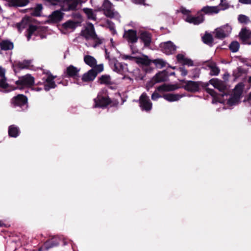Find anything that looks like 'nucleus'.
I'll return each mask as SVG.
<instances>
[{
  "label": "nucleus",
  "instance_id": "f257e3e1",
  "mask_svg": "<svg viewBox=\"0 0 251 251\" xmlns=\"http://www.w3.org/2000/svg\"><path fill=\"white\" fill-rule=\"evenodd\" d=\"M102 7L104 14L106 17L116 19L120 18L119 13L112 9V4L108 0H104Z\"/></svg>",
  "mask_w": 251,
  "mask_h": 251
},
{
  "label": "nucleus",
  "instance_id": "f03ea898",
  "mask_svg": "<svg viewBox=\"0 0 251 251\" xmlns=\"http://www.w3.org/2000/svg\"><path fill=\"white\" fill-rule=\"evenodd\" d=\"M120 57L123 59H128L134 61L139 64H142L146 66L149 65L152 62V61L149 59L148 57L146 55H143L141 57H138L125 54H121Z\"/></svg>",
  "mask_w": 251,
  "mask_h": 251
},
{
  "label": "nucleus",
  "instance_id": "7ed1b4c3",
  "mask_svg": "<svg viewBox=\"0 0 251 251\" xmlns=\"http://www.w3.org/2000/svg\"><path fill=\"white\" fill-rule=\"evenodd\" d=\"M34 78L29 75H26L19 78L16 82L17 88L22 89L24 87H30L34 83Z\"/></svg>",
  "mask_w": 251,
  "mask_h": 251
},
{
  "label": "nucleus",
  "instance_id": "20e7f679",
  "mask_svg": "<svg viewBox=\"0 0 251 251\" xmlns=\"http://www.w3.org/2000/svg\"><path fill=\"white\" fill-rule=\"evenodd\" d=\"M231 26L229 24H226L220 27L217 28L214 31V33L217 38L222 39L228 36L231 32Z\"/></svg>",
  "mask_w": 251,
  "mask_h": 251
},
{
  "label": "nucleus",
  "instance_id": "39448f33",
  "mask_svg": "<svg viewBox=\"0 0 251 251\" xmlns=\"http://www.w3.org/2000/svg\"><path fill=\"white\" fill-rule=\"evenodd\" d=\"M244 88V85L243 83H239L234 89L233 96L230 98L228 101L230 105L235 104L237 103L239 100L240 96L241 95Z\"/></svg>",
  "mask_w": 251,
  "mask_h": 251
},
{
  "label": "nucleus",
  "instance_id": "423d86ee",
  "mask_svg": "<svg viewBox=\"0 0 251 251\" xmlns=\"http://www.w3.org/2000/svg\"><path fill=\"white\" fill-rule=\"evenodd\" d=\"M167 79V75L165 72H161L156 74L150 81L148 82L146 85V88L149 90L155 83L165 81Z\"/></svg>",
  "mask_w": 251,
  "mask_h": 251
},
{
  "label": "nucleus",
  "instance_id": "0eeeda50",
  "mask_svg": "<svg viewBox=\"0 0 251 251\" xmlns=\"http://www.w3.org/2000/svg\"><path fill=\"white\" fill-rule=\"evenodd\" d=\"M82 34L87 39H92L94 41L97 40V37L94 31V27L92 24H87L86 28L82 32Z\"/></svg>",
  "mask_w": 251,
  "mask_h": 251
},
{
  "label": "nucleus",
  "instance_id": "6e6552de",
  "mask_svg": "<svg viewBox=\"0 0 251 251\" xmlns=\"http://www.w3.org/2000/svg\"><path fill=\"white\" fill-rule=\"evenodd\" d=\"M140 106L143 110L149 111L151 109L152 103L146 93H143L139 100Z\"/></svg>",
  "mask_w": 251,
  "mask_h": 251
},
{
  "label": "nucleus",
  "instance_id": "1a4fd4ad",
  "mask_svg": "<svg viewBox=\"0 0 251 251\" xmlns=\"http://www.w3.org/2000/svg\"><path fill=\"white\" fill-rule=\"evenodd\" d=\"M160 47L162 51L167 54L174 53L176 50V46L171 41L162 43Z\"/></svg>",
  "mask_w": 251,
  "mask_h": 251
},
{
  "label": "nucleus",
  "instance_id": "9d476101",
  "mask_svg": "<svg viewBox=\"0 0 251 251\" xmlns=\"http://www.w3.org/2000/svg\"><path fill=\"white\" fill-rule=\"evenodd\" d=\"M239 37L240 39L242 41L244 44L251 45V31L247 30L246 28L242 29L239 33Z\"/></svg>",
  "mask_w": 251,
  "mask_h": 251
},
{
  "label": "nucleus",
  "instance_id": "9b49d317",
  "mask_svg": "<svg viewBox=\"0 0 251 251\" xmlns=\"http://www.w3.org/2000/svg\"><path fill=\"white\" fill-rule=\"evenodd\" d=\"M63 17V14L59 10H56L49 16L48 22L49 23H56L59 22Z\"/></svg>",
  "mask_w": 251,
  "mask_h": 251
},
{
  "label": "nucleus",
  "instance_id": "f8f14e48",
  "mask_svg": "<svg viewBox=\"0 0 251 251\" xmlns=\"http://www.w3.org/2000/svg\"><path fill=\"white\" fill-rule=\"evenodd\" d=\"M95 107H104L110 103V100L106 96L98 95V97L95 100Z\"/></svg>",
  "mask_w": 251,
  "mask_h": 251
},
{
  "label": "nucleus",
  "instance_id": "ddd939ff",
  "mask_svg": "<svg viewBox=\"0 0 251 251\" xmlns=\"http://www.w3.org/2000/svg\"><path fill=\"white\" fill-rule=\"evenodd\" d=\"M124 37L130 43H135L138 40L137 33L136 31L133 30H128L125 31Z\"/></svg>",
  "mask_w": 251,
  "mask_h": 251
},
{
  "label": "nucleus",
  "instance_id": "4468645a",
  "mask_svg": "<svg viewBox=\"0 0 251 251\" xmlns=\"http://www.w3.org/2000/svg\"><path fill=\"white\" fill-rule=\"evenodd\" d=\"M27 102V98L23 95H18L11 100V103L15 106H22Z\"/></svg>",
  "mask_w": 251,
  "mask_h": 251
},
{
  "label": "nucleus",
  "instance_id": "2eb2a0df",
  "mask_svg": "<svg viewBox=\"0 0 251 251\" xmlns=\"http://www.w3.org/2000/svg\"><path fill=\"white\" fill-rule=\"evenodd\" d=\"M77 23L72 21H68L61 26L62 32L66 33L68 31L73 30L77 26Z\"/></svg>",
  "mask_w": 251,
  "mask_h": 251
},
{
  "label": "nucleus",
  "instance_id": "dca6fc26",
  "mask_svg": "<svg viewBox=\"0 0 251 251\" xmlns=\"http://www.w3.org/2000/svg\"><path fill=\"white\" fill-rule=\"evenodd\" d=\"M97 75V73L93 69L88 71L87 73L84 74L81 77L83 82H89L93 81Z\"/></svg>",
  "mask_w": 251,
  "mask_h": 251
},
{
  "label": "nucleus",
  "instance_id": "f3484780",
  "mask_svg": "<svg viewBox=\"0 0 251 251\" xmlns=\"http://www.w3.org/2000/svg\"><path fill=\"white\" fill-rule=\"evenodd\" d=\"M185 20L190 24L199 25L203 21L204 18L202 15H200L198 17L188 15L186 17Z\"/></svg>",
  "mask_w": 251,
  "mask_h": 251
},
{
  "label": "nucleus",
  "instance_id": "a211bd4d",
  "mask_svg": "<svg viewBox=\"0 0 251 251\" xmlns=\"http://www.w3.org/2000/svg\"><path fill=\"white\" fill-rule=\"evenodd\" d=\"M55 76H52L50 74H48L47 77L46 78L45 81V89L46 90H49L51 88H53L55 87L56 85L53 81V79Z\"/></svg>",
  "mask_w": 251,
  "mask_h": 251
},
{
  "label": "nucleus",
  "instance_id": "6ab92c4d",
  "mask_svg": "<svg viewBox=\"0 0 251 251\" xmlns=\"http://www.w3.org/2000/svg\"><path fill=\"white\" fill-rule=\"evenodd\" d=\"M80 70V68H78L73 65H70L67 68L66 73L70 77H75L78 76Z\"/></svg>",
  "mask_w": 251,
  "mask_h": 251
},
{
  "label": "nucleus",
  "instance_id": "aec40b11",
  "mask_svg": "<svg viewBox=\"0 0 251 251\" xmlns=\"http://www.w3.org/2000/svg\"><path fill=\"white\" fill-rule=\"evenodd\" d=\"M220 11V9L219 8L218 6H206L205 7H203L201 9V11L203 12L205 14H208V15H212L214 14H217Z\"/></svg>",
  "mask_w": 251,
  "mask_h": 251
},
{
  "label": "nucleus",
  "instance_id": "412c9836",
  "mask_svg": "<svg viewBox=\"0 0 251 251\" xmlns=\"http://www.w3.org/2000/svg\"><path fill=\"white\" fill-rule=\"evenodd\" d=\"M209 82L214 87L217 88L220 91H223L226 88V85L224 83L218 79H212L210 80Z\"/></svg>",
  "mask_w": 251,
  "mask_h": 251
},
{
  "label": "nucleus",
  "instance_id": "4be33fe9",
  "mask_svg": "<svg viewBox=\"0 0 251 251\" xmlns=\"http://www.w3.org/2000/svg\"><path fill=\"white\" fill-rule=\"evenodd\" d=\"M140 39L144 43L145 47H148L151 43V35L147 32H143L140 35Z\"/></svg>",
  "mask_w": 251,
  "mask_h": 251
},
{
  "label": "nucleus",
  "instance_id": "5701e85b",
  "mask_svg": "<svg viewBox=\"0 0 251 251\" xmlns=\"http://www.w3.org/2000/svg\"><path fill=\"white\" fill-rule=\"evenodd\" d=\"M8 5L14 7L25 6L29 2L28 0H9Z\"/></svg>",
  "mask_w": 251,
  "mask_h": 251
},
{
  "label": "nucleus",
  "instance_id": "b1692460",
  "mask_svg": "<svg viewBox=\"0 0 251 251\" xmlns=\"http://www.w3.org/2000/svg\"><path fill=\"white\" fill-rule=\"evenodd\" d=\"M5 73V69L2 67H0V87L3 88H6L7 86Z\"/></svg>",
  "mask_w": 251,
  "mask_h": 251
},
{
  "label": "nucleus",
  "instance_id": "393cba45",
  "mask_svg": "<svg viewBox=\"0 0 251 251\" xmlns=\"http://www.w3.org/2000/svg\"><path fill=\"white\" fill-rule=\"evenodd\" d=\"M84 61L88 66L94 67L97 64L96 59L93 56L86 55L84 56Z\"/></svg>",
  "mask_w": 251,
  "mask_h": 251
},
{
  "label": "nucleus",
  "instance_id": "a878e982",
  "mask_svg": "<svg viewBox=\"0 0 251 251\" xmlns=\"http://www.w3.org/2000/svg\"><path fill=\"white\" fill-rule=\"evenodd\" d=\"M199 84L197 82L190 81L185 85V89L190 91H196L199 89Z\"/></svg>",
  "mask_w": 251,
  "mask_h": 251
},
{
  "label": "nucleus",
  "instance_id": "bb28decb",
  "mask_svg": "<svg viewBox=\"0 0 251 251\" xmlns=\"http://www.w3.org/2000/svg\"><path fill=\"white\" fill-rule=\"evenodd\" d=\"M182 97L181 95L174 94H168L164 95L163 98L169 101H175L179 100Z\"/></svg>",
  "mask_w": 251,
  "mask_h": 251
},
{
  "label": "nucleus",
  "instance_id": "cd10ccee",
  "mask_svg": "<svg viewBox=\"0 0 251 251\" xmlns=\"http://www.w3.org/2000/svg\"><path fill=\"white\" fill-rule=\"evenodd\" d=\"M0 47L3 50H9L13 48V44L9 41L4 40L0 43Z\"/></svg>",
  "mask_w": 251,
  "mask_h": 251
},
{
  "label": "nucleus",
  "instance_id": "c85d7f7f",
  "mask_svg": "<svg viewBox=\"0 0 251 251\" xmlns=\"http://www.w3.org/2000/svg\"><path fill=\"white\" fill-rule=\"evenodd\" d=\"M175 85L164 84L157 87V90L158 91H170L176 89Z\"/></svg>",
  "mask_w": 251,
  "mask_h": 251
},
{
  "label": "nucleus",
  "instance_id": "c756f323",
  "mask_svg": "<svg viewBox=\"0 0 251 251\" xmlns=\"http://www.w3.org/2000/svg\"><path fill=\"white\" fill-rule=\"evenodd\" d=\"M83 10L86 14L88 19L92 20H95L96 19L95 13L93 11L92 9L86 8H84Z\"/></svg>",
  "mask_w": 251,
  "mask_h": 251
},
{
  "label": "nucleus",
  "instance_id": "7c9ffc66",
  "mask_svg": "<svg viewBox=\"0 0 251 251\" xmlns=\"http://www.w3.org/2000/svg\"><path fill=\"white\" fill-rule=\"evenodd\" d=\"M9 136L16 137L19 134V129L17 127H15L13 126H11L9 128Z\"/></svg>",
  "mask_w": 251,
  "mask_h": 251
},
{
  "label": "nucleus",
  "instance_id": "2f4dec72",
  "mask_svg": "<svg viewBox=\"0 0 251 251\" xmlns=\"http://www.w3.org/2000/svg\"><path fill=\"white\" fill-rule=\"evenodd\" d=\"M113 70L114 71L117 72V73L122 74L124 71V67L121 64V63L118 61H116L114 64Z\"/></svg>",
  "mask_w": 251,
  "mask_h": 251
},
{
  "label": "nucleus",
  "instance_id": "473e14b6",
  "mask_svg": "<svg viewBox=\"0 0 251 251\" xmlns=\"http://www.w3.org/2000/svg\"><path fill=\"white\" fill-rule=\"evenodd\" d=\"M209 69L211 70L210 74L211 75H217L219 73V69L215 66L214 63H211L208 66Z\"/></svg>",
  "mask_w": 251,
  "mask_h": 251
},
{
  "label": "nucleus",
  "instance_id": "72a5a7b5",
  "mask_svg": "<svg viewBox=\"0 0 251 251\" xmlns=\"http://www.w3.org/2000/svg\"><path fill=\"white\" fill-rule=\"evenodd\" d=\"M100 82L101 84H109L111 83V78L109 75H102L100 78Z\"/></svg>",
  "mask_w": 251,
  "mask_h": 251
},
{
  "label": "nucleus",
  "instance_id": "f704fd0d",
  "mask_svg": "<svg viewBox=\"0 0 251 251\" xmlns=\"http://www.w3.org/2000/svg\"><path fill=\"white\" fill-rule=\"evenodd\" d=\"M229 49L231 51L237 52L239 49V44L237 41L232 42L229 45Z\"/></svg>",
  "mask_w": 251,
  "mask_h": 251
},
{
  "label": "nucleus",
  "instance_id": "c9c22d12",
  "mask_svg": "<svg viewBox=\"0 0 251 251\" xmlns=\"http://www.w3.org/2000/svg\"><path fill=\"white\" fill-rule=\"evenodd\" d=\"M202 40L204 43L210 45L212 44L213 41L212 36L211 34L206 33L202 37Z\"/></svg>",
  "mask_w": 251,
  "mask_h": 251
},
{
  "label": "nucleus",
  "instance_id": "e433bc0d",
  "mask_svg": "<svg viewBox=\"0 0 251 251\" xmlns=\"http://www.w3.org/2000/svg\"><path fill=\"white\" fill-rule=\"evenodd\" d=\"M152 62L155 65V66L161 68L165 66V62L162 59H157L153 60Z\"/></svg>",
  "mask_w": 251,
  "mask_h": 251
},
{
  "label": "nucleus",
  "instance_id": "4c0bfd02",
  "mask_svg": "<svg viewBox=\"0 0 251 251\" xmlns=\"http://www.w3.org/2000/svg\"><path fill=\"white\" fill-rule=\"evenodd\" d=\"M220 10H224L228 8V4L226 2V0H221L220 3L218 6Z\"/></svg>",
  "mask_w": 251,
  "mask_h": 251
},
{
  "label": "nucleus",
  "instance_id": "58836bf2",
  "mask_svg": "<svg viewBox=\"0 0 251 251\" xmlns=\"http://www.w3.org/2000/svg\"><path fill=\"white\" fill-rule=\"evenodd\" d=\"M42 9V6L41 4H38L35 8L34 11L32 13L33 16H39L40 15L41 10Z\"/></svg>",
  "mask_w": 251,
  "mask_h": 251
},
{
  "label": "nucleus",
  "instance_id": "ea45409f",
  "mask_svg": "<svg viewBox=\"0 0 251 251\" xmlns=\"http://www.w3.org/2000/svg\"><path fill=\"white\" fill-rule=\"evenodd\" d=\"M28 21V18H25L22 20L21 23H19L17 25V27L19 31H20L22 28H25V25L27 24Z\"/></svg>",
  "mask_w": 251,
  "mask_h": 251
},
{
  "label": "nucleus",
  "instance_id": "a19ab883",
  "mask_svg": "<svg viewBox=\"0 0 251 251\" xmlns=\"http://www.w3.org/2000/svg\"><path fill=\"white\" fill-rule=\"evenodd\" d=\"M30 62L28 61H24L23 62L18 63V66L20 69L27 68L30 66Z\"/></svg>",
  "mask_w": 251,
  "mask_h": 251
},
{
  "label": "nucleus",
  "instance_id": "79ce46f5",
  "mask_svg": "<svg viewBox=\"0 0 251 251\" xmlns=\"http://www.w3.org/2000/svg\"><path fill=\"white\" fill-rule=\"evenodd\" d=\"M238 20L241 23H247L249 19L246 16L240 15L238 17Z\"/></svg>",
  "mask_w": 251,
  "mask_h": 251
},
{
  "label": "nucleus",
  "instance_id": "37998d69",
  "mask_svg": "<svg viewBox=\"0 0 251 251\" xmlns=\"http://www.w3.org/2000/svg\"><path fill=\"white\" fill-rule=\"evenodd\" d=\"M36 29V28L34 26L31 25V26H29V29H28V32H29V33H28V35L27 36V39H28V40H29L30 37L32 32H33L34 31H35Z\"/></svg>",
  "mask_w": 251,
  "mask_h": 251
},
{
  "label": "nucleus",
  "instance_id": "c03bdc74",
  "mask_svg": "<svg viewBox=\"0 0 251 251\" xmlns=\"http://www.w3.org/2000/svg\"><path fill=\"white\" fill-rule=\"evenodd\" d=\"M176 57L178 61L182 64L184 63V60L186 59V58H185L184 56L181 54H178L177 55Z\"/></svg>",
  "mask_w": 251,
  "mask_h": 251
},
{
  "label": "nucleus",
  "instance_id": "a18cd8bd",
  "mask_svg": "<svg viewBox=\"0 0 251 251\" xmlns=\"http://www.w3.org/2000/svg\"><path fill=\"white\" fill-rule=\"evenodd\" d=\"M94 67L95 68L96 71L98 73H100V72H102L103 70V64H99L98 65H97V64H96Z\"/></svg>",
  "mask_w": 251,
  "mask_h": 251
},
{
  "label": "nucleus",
  "instance_id": "49530a36",
  "mask_svg": "<svg viewBox=\"0 0 251 251\" xmlns=\"http://www.w3.org/2000/svg\"><path fill=\"white\" fill-rule=\"evenodd\" d=\"M180 12H181L182 14L185 15H187L190 12L189 10H187L183 7H181L180 8Z\"/></svg>",
  "mask_w": 251,
  "mask_h": 251
},
{
  "label": "nucleus",
  "instance_id": "de8ad7c7",
  "mask_svg": "<svg viewBox=\"0 0 251 251\" xmlns=\"http://www.w3.org/2000/svg\"><path fill=\"white\" fill-rule=\"evenodd\" d=\"M183 64L187 65L188 66H192L193 65V62L191 60L186 58L184 60V62L183 63Z\"/></svg>",
  "mask_w": 251,
  "mask_h": 251
},
{
  "label": "nucleus",
  "instance_id": "09e8293b",
  "mask_svg": "<svg viewBox=\"0 0 251 251\" xmlns=\"http://www.w3.org/2000/svg\"><path fill=\"white\" fill-rule=\"evenodd\" d=\"M160 96L156 92H154L151 96V99L153 100H156L158 98H160Z\"/></svg>",
  "mask_w": 251,
  "mask_h": 251
},
{
  "label": "nucleus",
  "instance_id": "8fccbe9b",
  "mask_svg": "<svg viewBox=\"0 0 251 251\" xmlns=\"http://www.w3.org/2000/svg\"><path fill=\"white\" fill-rule=\"evenodd\" d=\"M207 91L212 97H213L214 98H216V93H215V92H214V90H213L212 89H207Z\"/></svg>",
  "mask_w": 251,
  "mask_h": 251
},
{
  "label": "nucleus",
  "instance_id": "3c124183",
  "mask_svg": "<svg viewBox=\"0 0 251 251\" xmlns=\"http://www.w3.org/2000/svg\"><path fill=\"white\" fill-rule=\"evenodd\" d=\"M239 1L243 4H251V0H238Z\"/></svg>",
  "mask_w": 251,
  "mask_h": 251
},
{
  "label": "nucleus",
  "instance_id": "603ef678",
  "mask_svg": "<svg viewBox=\"0 0 251 251\" xmlns=\"http://www.w3.org/2000/svg\"><path fill=\"white\" fill-rule=\"evenodd\" d=\"M133 2L136 4H144V1L145 0H132Z\"/></svg>",
  "mask_w": 251,
  "mask_h": 251
},
{
  "label": "nucleus",
  "instance_id": "864d4df0",
  "mask_svg": "<svg viewBox=\"0 0 251 251\" xmlns=\"http://www.w3.org/2000/svg\"><path fill=\"white\" fill-rule=\"evenodd\" d=\"M180 72H181V74L182 75L184 76L186 75L187 74V72L185 69H184L183 68H180L179 69Z\"/></svg>",
  "mask_w": 251,
  "mask_h": 251
},
{
  "label": "nucleus",
  "instance_id": "5fc2aeb1",
  "mask_svg": "<svg viewBox=\"0 0 251 251\" xmlns=\"http://www.w3.org/2000/svg\"><path fill=\"white\" fill-rule=\"evenodd\" d=\"M130 48L132 50V52L133 53H134L135 52H138V50H137L135 49V47H134L133 45H131L130 46Z\"/></svg>",
  "mask_w": 251,
  "mask_h": 251
},
{
  "label": "nucleus",
  "instance_id": "6e6d98bb",
  "mask_svg": "<svg viewBox=\"0 0 251 251\" xmlns=\"http://www.w3.org/2000/svg\"><path fill=\"white\" fill-rule=\"evenodd\" d=\"M4 226V224L1 221H0V226Z\"/></svg>",
  "mask_w": 251,
  "mask_h": 251
},
{
  "label": "nucleus",
  "instance_id": "4d7b16f0",
  "mask_svg": "<svg viewBox=\"0 0 251 251\" xmlns=\"http://www.w3.org/2000/svg\"><path fill=\"white\" fill-rule=\"evenodd\" d=\"M249 100L251 101V93L250 94L249 96Z\"/></svg>",
  "mask_w": 251,
  "mask_h": 251
},
{
  "label": "nucleus",
  "instance_id": "13d9d810",
  "mask_svg": "<svg viewBox=\"0 0 251 251\" xmlns=\"http://www.w3.org/2000/svg\"><path fill=\"white\" fill-rule=\"evenodd\" d=\"M41 89H39V88H35V90H36V91H39Z\"/></svg>",
  "mask_w": 251,
  "mask_h": 251
},
{
  "label": "nucleus",
  "instance_id": "bf43d9fd",
  "mask_svg": "<svg viewBox=\"0 0 251 251\" xmlns=\"http://www.w3.org/2000/svg\"><path fill=\"white\" fill-rule=\"evenodd\" d=\"M228 76V75H225V77H224V79H226V77H227Z\"/></svg>",
  "mask_w": 251,
  "mask_h": 251
},
{
  "label": "nucleus",
  "instance_id": "052dcab7",
  "mask_svg": "<svg viewBox=\"0 0 251 251\" xmlns=\"http://www.w3.org/2000/svg\"><path fill=\"white\" fill-rule=\"evenodd\" d=\"M249 80L250 82H251V76L250 77Z\"/></svg>",
  "mask_w": 251,
  "mask_h": 251
}]
</instances>
